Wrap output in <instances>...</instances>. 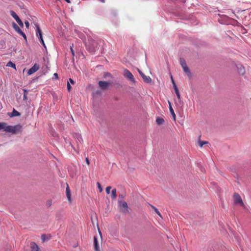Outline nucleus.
<instances>
[{
  "instance_id": "obj_31",
  "label": "nucleus",
  "mask_w": 251,
  "mask_h": 251,
  "mask_svg": "<svg viewBox=\"0 0 251 251\" xmlns=\"http://www.w3.org/2000/svg\"><path fill=\"white\" fill-rule=\"evenodd\" d=\"M40 42L42 43V44L46 47L45 44L44 43V41L43 40V37H41V38H39Z\"/></svg>"
},
{
  "instance_id": "obj_22",
  "label": "nucleus",
  "mask_w": 251,
  "mask_h": 251,
  "mask_svg": "<svg viewBox=\"0 0 251 251\" xmlns=\"http://www.w3.org/2000/svg\"><path fill=\"white\" fill-rule=\"evenodd\" d=\"M150 206L154 210V211L155 212V213L159 216L161 218H162V216H161V213H160V212L158 211V210L153 205H151V204H150Z\"/></svg>"
},
{
  "instance_id": "obj_14",
  "label": "nucleus",
  "mask_w": 251,
  "mask_h": 251,
  "mask_svg": "<svg viewBox=\"0 0 251 251\" xmlns=\"http://www.w3.org/2000/svg\"><path fill=\"white\" fill-rule=\"evenodd\" d=\"M8 115L10 116V117H16V116H20L21 115V113L20 112H19L18 111H17L15 109H13L12 112L11 113L8 114Z\"/></svg>"
},
{
  "instance_id": "obj_36",
  "label": "nucleus",
  "mask_w": 251,
  "mask_h": 251,
  "mask_svg": "<svg viewBox=\"0 0 251 251\" xmlns=\"http://www.w3.org/2000/svg\"><path fill=\"white\" fill-rule=\"evenodd\" d=\"M23 91H24V94L25 95H27V93H28V91L26 89H23Z\"/></svg>"
},
{
  "instance_id": "obj_12",
  "label": "nucleus",
  "mask_w": 251,
  "mask_h": 251,
  "mask_svg": "<svg viewBox=\"0 0 251 251\" xmlns=\"http://www.w3.org/2000/svg\"><path fill=\"white\" fill-rule=\"evenodd\" d=\"M30 247L31 251H40L39 247L35 242H31Z\"/></svg>"
},
{
  "instance_id": "obj_20",
  "label": "nucleus",
  "mask_w": 251,
  "mask_h": 251,
  "mask_svg": "<svg viewBox=\"0 0 251 251\" xmlns=\"http://www.w3.org/2000/svg\"><path fill=\"white\" fill-rule=\"evenodd\" d=\"M184 72L188 76H191V72L188 66H186L184 68H182Z\"/></svg>"
},
{
  "instance_id": "obj_44",
  "label": "nucleus",
  "mask_w": 251,
  "mask_h": 251,
  "mask_svg": "<svg viewBox=\"0 0 251 251\" xmlns=\"http://www.w3.org/2000/svg\"><path fill=\"white\" fill-rule=\"evenodd\" d=\"M171 80H172V82L173 84H174V83H175V81H174V79H173L172 76H171Z\"/></svg>"
},
{
  "instance_id": "obj_15",
  "label": "nucleus",
  "mask_w": 251,
  "mask_h": 251,
  "mask_svg": "<svg viewBox=\"0 0 251 251\" xmlns=\"http://www.w3.org/2000/svg\"><path fill=\"white\" fill-rule=\"evenodd\" d=\"M94 244L95 251H100L99 247L98 246L97 238L96 236L94 237Z\"/></svg>"
},
{
  "instance_id": "obj_38",
  "label": "nucleus",
  "mask_w": 251,
  "mask_h": 251,
  "mask_svg": "<svg viewBox=\"0 0 251 251\" xmlns=\"http://www.w3.org/2000/svg\"><path fill=\"white\" fill-rule=\"evenodd\" d=\"M86 162L88 165L90 164V161L88 157H86Z\"/></svg>"
},
{
  "instance_id": "obj_37",
  "label": "nucleus",
  "mask_w": 251,
  "mask_h": 251,
  "mask_svg": "<svg viewBox=\"0 0 251 251\" xmlns=\"http://www.w3.org/2000/svg\"><path fill=\"white\" fill-rule=\"evenodd\" d=\"M77 139H78V140L79 141V142L81 143V141L82 140L81 136L78 135V137Z\"/></svg>"
},
{
  "instance_id": "obj_35",
  "label": "nucleus",
  "mask_w": 251,
  "mask_h": 251,
  "mask_svg": "<svg viewBox=\"0 0 251 251\" xmlns=\"http://www.w3.org/2000/svg\"><path fill=\"white\" fill-rule=\"evenodd\" d=\"M23 100H27V95L24 94Z\"/></svg>"
},
{
  "instance_id": "obj_45",
  "label": "nucleus",
  "mask_w": 251,
  "mask_h": 251,
  "mask_svg": "<svg viewBox=\"0 0 251 251\" xmlns=\"http://www.w3.org/2000/svg\"><path fill=\"white\" fill-rule=\"evenodd\" d=\"M67 2L70 3V0H65Z\"/></svg>"
},
{
  "instance_id": "obj_30",
  "label": "nucleus",
  "mask_w": 251,
  "mask_h": 251,
  "mask_svg": "<svg viewBox=\"0 0 251 251\" xmlns=\"http://www.w3.org/2000/svg\"><path fill=\"white\" fill-rule=\"evenodd\" d=\"M52 204V201L51 200H48L47 201V205L49 207Z\"/></svg>"
},
{
  "instance_id": "obj_26",
  "label": "nucleus",
  "mask_w": 251,
  "mask_h": 251,
  "mask_svg": "<svg viewBox=\"0 0 251 251\" xmlns=\"http://www.w3.org/2000/svg\"><path fill=\"white\" fill-rule=\"evenodd\" d=\"M170 112H171V114L173 116V117L174 118V119L175 120L176 115H175V112H174V111L173 110V108L172 107V106L171 105L170 106Z\"/></svg>"
},
{
  "instance_id": "obj_28",
  "label": "nucleus",
  "mask_w": 251,
  "mask_h": 251,
  "mask_svg": "<svg viewBox=\"0 0 251 251\" xmlns=\"http://www.w3.org/2000/svg\"><path fill=\"white\" fill-rule=\"evenodd\" d=\"M111 189V186H108L106 188L105 191H106V193H107V194H110V191Z\"/></svg>"
},
{
  "instance_id": "obj_16",
  "label": "nucleus",
  "mask_w": 251,
  "mask_h": 251,
  "mask_svg": "<svg viewBox=\"0 0 251 251\" xmlns=\"http://www.w3.org/2000/svg\"><path fill=\"white\" fill-rule=\"evenodd\" d=\"M117 190L115 188L113 189L111 193V197L113 200H115L117 198Z\"/></svg>"
},
{
  "instance_id": "obj_29",
  "label": "nucleus",
  "mask_w": 251,
  "mask_h": 251,
  "mask_svg": "<svg viewBox=\"0 0 251 251\" xmlns=\"http://www.w3.org/2000/svg\"><path fill=\"white\" fill-rule=\"evenodd\" d=\"M175 93L177 96V99H178V100H180V95L179 94V91L178 90L176 91Z\"/></svg>"
},
{
  "instance_id": "obj_46",
  "label": "nucleus",
  "mask_w": 251,
  "mask_h": 251,
  "mask_svg": "<svg viewBox=\"0 0 251 251\" xmlns=\"http://www.w3.org/2000/svg\"><path fill=\"white\" fill-rule=\"evenodd\" d=\"M119 197H121V198H123V196L122 195H120Z\"/></svg>"
},
{
  "instance_id": "obj_3",
  "label": "nucleus",
  "mask_w": 251,
  "mask_h": 251,
  "mask_svg": "<svg viewBox=\"0 0 251 251\" xmlns=\"http://www.w3.org/2000/svg\"><path fill=\"white\" fill-rule=\"evenodd\" d=\"M10 14L12 16V17L14 18V19L16 21V22L20 25V26L23 28L24 27L23 23L20 19L19 16L17 15V14L14 11H11Z\"/></svg>"
},
{
  "instance_id": "obj_8",
  "label": "nucleus",
  "mask_w": 251,
  "mask_h": 251,
  "mask_svg": "<svg viewBox=\"0 0 251 251\" xmlns=\"http://www.w3.org/2000/svg\"><path fill=\"white\" fill-rule=\"evenodd\" d=\"M119 205L121 209H124V210L123 211L124 212H126L127 211L128 206L127 203L126 201H119Z\"/></svg>"
},
{
  "instance_id": "obj_17",
  "label": "nucleus",
  "mask_w": 251,
  "mask_h": 251,
  "mask_svg": "<svg viewBox=\"0 0 251 251\" xmlns=\"http://www.w3.org/2000/svg\"><path fill=\"white\" fill-rule=\"evenodd\" d=\"M142 77L145 82L147 83H150L151 82V79L150 76H147L145 75H143Z\"/></svg>"
},
{
  "instance_id": "obj_7",
  "label": "nucleus",
  "mask_w": 251,
  "mask_h": 251,
  "mask_svg": "<svg viewBox=\"0 0 251 251\" xmlns=\"http://www.w3.org/2000/svg\"><path fill=\"white\" fill-rule=\"evenodd\" d=\"M236 68L237 69V71L239 74L241 75H244L245 73V69L244 67L241 64H236Z\"/></svg>"
},
{
  "instance_id": "obj_43",
  "label": "nucleus",
  "mask_w": 251,
  "mask_h": 251,
  "mask_svg": "<svg viewBox=\"0 0 251 251\" xmlns=\"http://www.w3.org/2000/svg\"><path fill=\"white\" fill-rule=\"evenodd\" d=\"M138 72L140 74V75L142 76L143 75H144L140 70H138Z\"/></svg>"
},
{
  "instance_id": "obj_11",
  "label": "nucleus",
  "mask_w": 251,
  "mask_h": 251,
  "mask_svg": "<svg viewBox=\"0 0 251 251\" xmlns=\"http://www.w3.org/2000/svg\"><path fill=\"white\" fill-rule=\"evenodd\" d=\"M9 126L7 125V124L5 123L0 122V130H3L4 131L8 132Z\"/></svg>"
},
{
  "instance_id": "obj_42",
  "label": "nucleus",
  "mask_w": 251,
  "mask_h": 251,
  "mask_svg": "<svg viewBox=\"0 0 251 251\" xmlns=\"http://www.w3.org/2000/svg\"><path fill=\"white\" fill-rule=\"evenodd\" d=\"M53 76L56 78H58V74L57 73H54L53 74Z\"/></svg>"
},
{
  "instance_id": "obj_13",
  "label": "nucleus",
  "mask_w": 251,
  "mask_h": 251,
  "mask_svg": "<svg viewBox=\"0 0 251 251\" xmlns=\"http://www.w3.org/2000/svg\"><path fill=\"white\" fill-rule=\"evenodd\" d=\"M35 26L36 27V36L39 38H41V37H43L42 31L38 25H36Z\"/></svg>"
},
{
  "instance_id": "obj_41",
  "label": "nucleus",
  "mask_w": 251,
  "mask_h": 251,
  "mask_svg": "<svg viewBox=\"0 0 251 251\" xmlns=\"http://www.w3.org/2000/svg\"><path fill=\"white\" fill-rule=\"evenodd\" d=\"M71 52L72 53L73 55L74 56L75 55V52H74V50H73V48L72 47H71Z\"/></svg>"
},
{
  "instance_id": "obj_2",
  "label": "nucleus",
  "mask_w": 251,
  "mask_h": 251,
  "mask_svg": "<svg viewBox=\"0 0 251 251\" xmlns=\"http://www.w3.org/2000/svg\"><path fill=\"white\" fill-rule=\"evenodd\" d=\"M124 75L126 78H127L128 80H129L131 82H132L133 83L135 82V79L134 78L133 75L131 74V73L129 70H128L127 69H125L124 71Z\"/></svg>"
},
{
  "instance_id": "obj_27",
  "label": "nucleus",
  "mask_w": 251,
  "mask_h": 251,
  "mask_svg": "<svg viewBox=\"0 0 251 251\" xmlns=\"http://www.w3.org/2000/svg\"><path fill=\"white\" fill-rule=\"evenodd\" d=\"M97 184L98 185V187L99 189L100 192H101L102 191V187H101L100 184L99 182H97Z\"/></svg>"
},
{
  "instance_id": "obj_39",
  "label": "nucleus",
  "mask_w": 251,
  "mask_h": 251,
  "mask_svg": "<svg viewBox=\"0 0 251 251\" xmlns=\"http://www.w3.org/2000/svg\"><path fill=\"white\" fill-rule=\"evenodd\" d=\"M45 234H43L41 236V237H42V239L43 240V241H45Z\"/></svg>"
},
{
  "instance_id": "obj_23",
  "label": "nucleus",
  "mask_w": 251,
  "mask_h": 251,
  "mask_svg": "<svg viewBox=\"0 0 251 251\" xmlns=\"http://www.w3.org/2000/svg\"><path fill=\"white\" fill-rule=\"evenodd\" d=\"M86 48L90 52H93L95 51V48L94 47H91L89 44L86 45Z\"/></svg>"
},
{
  "instance_id": "obj_34",
  "label": "nucleus",
  "mask_w": 251,
  "mask_h": 251,
  "mask_svg": "<svg viewBox=\"0 0 251 251\" xmlns=\"http://www.w3.org/2000/svg\"><path fill=\"white\" fill-rule=\"evenodd\" d=\"M173 87L175 90V91L178 90L176 83H174V84H173Z\"/></svg>"
},
{
  "instance_id": "obj_1",
  "label": "nucleus",
  "mask_w": 251,
  "mask_h": 251,
  "mask_svg": "<svg viewBox=\"0 0 251 251\" xmlns=\"http://www.w3.org/2000/svg\"><path fill=\"white\" fill-rule=\"evenodd\" d=\"M22 126L21 125H17L14 126H9L8 132L12 134H17L21 131Z\"/></svg>"
},
{
  "instance_id": "obj_10",
  "label": "nucleus",
  "mask_w": 251,
  "mask_h": 251,
  "mask_svg": "<svg viewBox=\"0 0 251 251\" xmlns=\"http://www.w3.org/2000/svg\"><path fill=\"white\" fill-rule=\"evenodd\" d=\"M109 85V83L105 81H100L99 82V86L103 90L106 89L108 85Z\"/></svg>"
},
{
  "instance_id": "obj_25",
  "label": "nucleus",
  "mask_w": 251,
  "mask_h": 251,
  "mask_svg": "<svg viewBox=\"0 0 251 251\" xmlns=\"http://www.w3.org/2000/svg\"><path fill=\"white\" fill-rule=\"evenodd\" d=\"M200 137L201 136L199 137V146L201 147H202L204 145L208 144V142L204 141H201L200 139Z\"/></svg>"
},
{
  "instance_id": "obj_18",
  "label": "nucleus",
  "mask_w": 251,
  "mask_h": 251,
  "mask_svg": "<svg viewBox=\"0 0 251 251\" xmlns=\"http://www.w3.org/2000/svg\"><path fill=\"white\" fill-rule=\"evenodd\" d=\"M156 122L157 125H161L164 123V120L162 118L158 117L156 118Z\"/></svg>"
},
{
  "instance_id": "obj_4",
  "label": "nucleus",
  "mask_w": 251,
  "mask_h": 251,
  "mask_svg": "<svg viewBox=\"0 0 251 251\" xmlns=\"http://www.w3.org/2000/svg\"><path fill=\"white\" fill-rule=\"evenodd\" d=\"M233 198L235 203L239 204L240 205L242 206H244L243 201L240 196L238 194L235 193L233 195Z\"/></svg>"
},
{
  "instance_id": "obj_5",
  "label": "nucleus",
  "mask_w": 251,
  "mask_h": 251,
  "mask_svg": "<svg viewBox=\"0 0 251 251\" xmlns=\"http://www.w3.org/2000/svg\"><path fill=\"white\" fill-rule=\"evenodd\" d=\"M40 68V66L37 64H35L27 72L28 75H31L32 74L37 71Z\"/></svg>"
},
{
  "instance_id": "obj_6",
  "label": "nucleus",
  "mask_w": 251,
  "mask_h": 251,
  "mask_svg": "<svg viewBox=\"0 0 251 251\" xmlns=\"http://www.w3.org/2000/svg\"><path fill=\"white\" fill-rule=\"evenodd\" d=\"M13 27L14 29L21 36H22L25 39H26L25 34L22 31L20 28L14 23L12 24Z\"/></svg>"
},
{
  "instance_id": "obj_24",
  "label": "nucleus",
  "mask_w": 251,
  "mask_h": 251,
  "mask_svg": "<svg viewBox=\"0 0 251 251\" xmlns=\"http://www.w3.org/2000/svg\"><path fill=\"white\" fill-rule=\"evenodd\" d=\"M6 66L7 67H11L14 69H15V70H16V65L14 63H13L11 61H9L7 65H6Z\"/></svg>"
},
{
  "instance_id": "obj_19",
  "label": "nucleus",
  "mask_w": 251,
  "mask_h": 251,
  "mask_svg": "<svg viewBox=\"0 0 251 251\" xmlns=\"http://www.w3.org/2000/svg\"><path fill=\"white\" fill-rule=\"evenodd\" d=\"M179 61L182 68H184L187 66L186 61L184 58H180Z\"/></svg>"
},
{
  "instance_id": "obj_32",
  "label": "nucleus",
  "mask_w": 251,
  "mask_h": 251,
  "mask_svg": "<svg viewBox=\"0 0 251 251\" xmlns=\"http://www.w3.org/2000/svg\"><path fill=\"white\" fill-rule=\"evenodd\" d=\"M72 89V87L71 86V85L70 84V83L69 82H68L67 83V90L68 91H70Z\"/></svg>"
},
{
  "instance_id": "obj_40",
  "label": "nucleus",
  "mask_w": 251,
  "mask_h": 251,
  "mask_svg": "<svg viewBox=\"0 0 251 251\" xmlns=\"http://www.w3.org/2000/svg\"><path fill=\"white\" fill-rule=\"evenodd\" d=\"M69 81L73 84L75 83V81L72 78H70Z\"/></svg>"
},
{
  "instance_id": "obj_33",
  "label": "nucleus",
  "mask_w": 251,
  "mask_h": 251,
  "mask_svg": "<svg viewBox=\"0 0 251 251\" xmlns=\"http://www.w3.org/2000/svg\"><path fill=\"white\" fill-rule=\"evenodd\" d=\"M25 24L26 27L27 28H28L29 26V22L27 21H25Z\"/></svg>"
},
{
  "instance_id": "obj_9",
  "label": "nucleus",
  "mask_w": 251,
  "mask_h": 251,
  "mask_svg": "<svg viewBox=\"0 0 251 251\" xmlns=\"http://www.w3.org/2000/svg\"><path fill=\"white\" fill-rule=\"evenodd\" d=\"M66 194L68 201L69 203H71L72 201L71 199V193L69 186L68 184H67V187L66 188Z\"/></svg>"
},
{
  "instance_id": "obj_21",
  "label": "nucleus",
  "mask_w": 251,
  "mask_h": 251,
  "mask_svg": "<svg viewBox=\"0 0 251 251\" xmlns=\"http://www.w3.org/2000/svg\"><path fill=\"white\" fill-rule=\"evenodd\" d=\"M184 72L188 76H191V72L188 66H186L184 68H182Z\"/></svg>"
}]
</instances>
